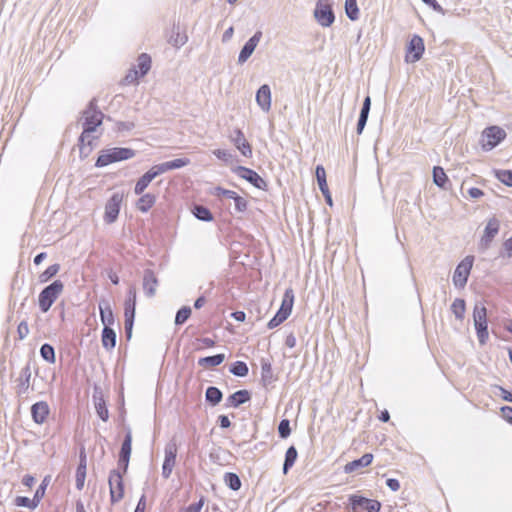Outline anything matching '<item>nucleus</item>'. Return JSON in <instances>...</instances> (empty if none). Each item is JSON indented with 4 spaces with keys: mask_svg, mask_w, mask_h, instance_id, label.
<instances>
[{
    "mask_svg": "<svg viewBox=\"0 0 512 512\" xmlns=\"http://www.w3.org/2000/svg\"><path fill=\"white\" fill-rule=\"evenodd\" d=\"M101 341H102V346L106 350L109 351V350L114 349L116 346V342H117V335H116L115 330L112 327L111 328H103L102 334H101Z\"/></svg>",
    "mask_w": 512,
    "mask_h": 512,
    "instance_id": "28",
    "label": "nucleus"
},
{
    "mask_svg": "<svg viewBox=\"0 0 512 512\" xmlns=\"http://www.w3.org/2000/svg\"><path fill=\"white\" fill-rule=\"evenodd\" d=\"M314 17L322 27H330L335 21L334 11L329 4H323L320 1L317 2Z\"/></svg>",
    "mask_w": 512,
    "mask_h": 512,
    "instance_id": "14",
    "label": "nucleus"
},
{
    "mask_svg": "<svg viewBox=\"0 0 512 512\" xmlns=\"http://www.w3.org/2000/svg\"><path fill=\"white\" fill-rule=\"evenodd\" d=\"M49 482H50V476L47 475L44 477L41 484L38 486V488L36 489V491L34 493V498L39 503L45 495V492H46L47 486L49 485Z\"/></svg>",
    "mask_w": 512,
    "mask_h": 512,
    "instance_id": "53",
    "label": "nucleus"
},
{
    "mask_svg": "<svg viewBox=\"0 0 512 512\" xmlns=\"http://www.w3.org/2000/svg\"><path fill=\"white\" fill-rule=\"evenodd\" d=\"M256 102L264 111L268 112L271 108V89L268 84H263L256 92Z\"/></svg>",
    "mask_w": 512,
    "mask_h": 512,
    "instance_id": "23",
    "label": "nucleus"
},
{
    "mask_svg": "<svg viewBox=\"0 0 512 512\" xmlns=\"http://www.w3.org/2000/svg\"><path fill=\"white\" fill-rule=\"evenodd\" d=\"M129 462L130 458L118 456L117 468L112 469L111 471H118L121 476H125L128 471Z\"/></svg>",
    "mask_w": 512,
    "mask_h": 512,
    "instance_id": "54",
    "label": "nucleus"
},
{
    "mask_svg": "<svg viewBox=\"0 0 512 512\" xmlns=\"http://www.w3.org/2000/svg\"><path fill=\"white\" fill-rule=\"evenodd\" d=\"M64 284L61 280H54L52 283L42 289L38 296V305L41 312L49 311L53 303L63 292Z\"/></svg>",
    "mask_w": 512,
    "mask_h": 512,
    "instance_id": "3",
    "label": "nucleus"
},
{
    "mask_svg": "<svg viewBox=\"0 0 512 512\" xmlns=\"http://www.w3.org/2000/svg\"><path fill=\"white\" fill-rule=\"evenodd\" d=\"M14 504L17 507H25L34 510L39 505V502L36 501L34 497L30 499L29 497L26 496H17L14 499Z\"/></svg>",
    "mask_w": 512,
    "mask_h": 512,
    "instance_id": "48",
    "label": "nucleus"
},
{
    "mask_svg": "<svg viewBox=\"0 0 512 512\" xmlns=\"http://www.w3.org/2000/svg\"><path fill=\"white\" fill-rule=\"evenodd\" d=\"M60 270V265L58 263L52 264L43 271L38 279L40 283H46L51 280Z\"/></svg>",
    "mask_w": 512,
    "mask_h": 512,
    "instance_id": "47",
    "label": "nucleus"
},
{
    "mask_svg": "<svg viewBox=\"0 0 512 512\" xmlns=\"http://www.w3.org/2000/svg\"><path fill=\"white\" fill-rule=\"evenodd\" d=\"M382 504L380 501L375 499H369L362 495L351 494L348 497V506L352 512H359L360 510H365L367 512H379L381 510Z\"/></svg>",
    "mask_w": 512,
    "mask_h": 512,
    "instance_id": "6",
    "label": "nucleus"
},
{
    "mask_svg": "<svg viewBox=\"0 0 512 512\" xmlns=\"http://www.w3.org/2000/svg\"><path fill=\"white\" fill-rule=\"evenodd\" d=\"M294 299L295 296L293 289L287 288L284 292L280 308L267 324L269 329H274L287 320L292 312Z\"/></svg>",
    "mask_w": 512,
    "mask_h": 512,
    "instance_id": "4",
    "label": "nucleus"
},
{
    "mask_svg": "<svg viewBox=\"0 0 512 512\" xmlns=\"http://www.w3.org/2000/svg\"><path fill=\"white\" fill-rule=\"evenodd\" d=\"M229 372L237 377H246L249 373V368L244 361L238 360L230 365Z\"/></svg>",
    "mask_w": 512,
    "mask_h": 512,
    "instance_id": "42",
    "label": "nucleus"
},
{
    "mask_svg": "<svg viewBox=\"0 0 512 512\" xmlns=\"http://www.w3.org/2000/svg\"><path fill=\"white\" fill-rule=\"evenodd\" d=\"M473 263L474 256L468 255L456 266L452 277L455 287L464 288L466 286Z\"/></svg>",
    "mask_w": 512,
    "mask_h": 512,
    "instance_id": "8",
    "label": "nucleus"
},
{
    "mask_svg": "<svg viewBox=\"0 0 512 512\" xmlns=\"http://www.w3.org/2000/svg\"><path fill=\"white\" fill-rule=\"evenodd\" d=\"M190 164L189 158H176L171 161H167V166L170 170L180 169Z\"/></svg>",
    "mask_w": 512,
    "mask_h": 512,
    "instance_id": "55",
    "label": "nucleus"
},
{
    "mask_svg": "<svg viewBox=\"0 0 512 512\" xmlns=\"http://www.w3.org/2000/svg\"><path fill=\"white\" fill-rule=\"evenodd\" d=\"M156 202V196L152 193L141 194V197L136 202V208L142 212H148Z\"/></svg>",
    "mask_w": 512,
    "mask_h": 512,
    "instance_id": "31",
    "label": "nucleus"
},
{
    "mask_svg": "<svg viewBox=\"0 0 512 512\" xmlns=\"http://www.w3.org/2000/svg\"><path fill=\"white\" fill-rule=\"evenodd\" d=\"M232 200H234L235 210L237 212H245L247 210L248 202L245 198L236 194Z\"/></svg>",
    "mask_w": 512,
    "mask_h": 512,
    "instance_id": "59",
    "label": "nucleus"
},
{
    "mask_svg": "<svg viewBox=\"0 0 512 512\" xmlns=\"http://www.w3.org/2000/svg\"><path fill=\"white\" fill-rule=\"evenodd\" d=\"M237 193L233 190H229V189H225L221 186H217L214 188V191H213V195L217 196V197H226L228 199H233V197L236 195Z\"/></svg>",
    "mask_w": 512,
    "mask_h": 512,
    "instance_id": "58",
    "label": "nucleus"
},
{
    "mask_svg": "<svg viewBox=\"0 0 512 512\" xmlns=\"http://www.w3.org/2000/svg\"><path fill=\"white\" fill-rule=\"evenodd\" d=\"M223 399L222 391L215 386L207 387L205 391V401L212 407L218 405Z\"/></svg>",
    "mask_w": 512,
    "mask_h": 512,
    "instance_id": "33",
    "label": "nucleus"
},
{
    "mask_svg": "<svg viewBox=\"0 0 512 512\" xmlns=\"http://www.w3.org/2000/svg\"><path fill=\"white\" fill-rule=\"evenodd\" d=\"M373 454L372 453H365L364 455H362L360 458L358 459H355L351 462H348L345 466H344V472L345 473H354V472H357L359 471L360 469L362 468H365L367 466H369L372 461H373Z\"/></svg>",
    "mask_w": 512,
    "mask_h": 512,
    "instance_id": "25",
    "label": "nucleus"
},
{
    "mask_svg": "<svg viewBox=\"0 0 512 512\" xmlns=\"http://www.w3.org/2000/svg\"><path fill=\"white\" fill-rule=\"evenodd\" d=\"M298 457L297 449L294 445L288 447L285 453L284 463H283V473L287 474L289 470L294 466Z\"/></svg>",
    "mask_w": 512,
    "mask_h": 512,
    "instance_id": "34",
    "label": "nucleus"
},
{
    "mask_svg": "<svg viewBox=\"0 0 512 512\" xmlns=\"http://www.w3.org/2000/svg\"><path fill=\"white\" fill-rule=\"evenodd\" d=\"M223 481H224L225 485L233 491L240 490V488L242 486L240 477L238 476V474H236L234 472H226L224 474Z\"/></svg>",
    "mask_w": 512,
    "mask_h": 512,
    "instance_id": "40",
    "label": "nucleus"
},
{
    "mask_svg": "<svg viewBox=\"0 0 512 512\" xmlns=\"http://www.w3.org/2000/svg\"><path fill=\"white\" fill-rule=\"evenodd\" d=\"M262 37L261 31H256L252 37H250L240 50L238 55V63H245L256 49L260 39Z\"/></svg>",
    "mask_w": 512,
    "mask_h": 512,
    "instance_id": "16",
    "label": "nucleus"
},
{
    "mask_svg": "<svg viewBox=\"0 0 512 512\" xmlns=\"http://www.w3.org/2000/svg\"><path fill=\"white\" fill-rule=\"evenodd\" d=\"M140 77L141 76L137 73V69L136 68H131L128 71V73L126 74V76L123 78L122 84H124V85L133 84V83L137 82V80Z\"/></svg>",
    "mask_w": 512,
    "mask_h": 512,
    "instance_id": "57",
    "label": "nucleus"
},
{
    "mask_svg": "<svg viewBox=\"0 0 512 512\" xmlns=\"http://www.w3.org/2000/svg\"><path fill=\"white\" fill-rule=\"evenodd\" d=\"M40 355L46 362L50 364H53L56 361L55 349L49 343L42 344L40 347Z\"/></svg>",
    "mask_w": 512,
    "mask_h": 512,
    "instance_id": "43",
    "label": "nucleus"
},
{
    "mask_svg": "<svg viewBox=\"0 0 512 512\" xmlns=\"http://www.w3.org/2000/svg\"><path fill=\"white\" fill-rule=\"evenodd\" d=\"M103 119L104 114L98 109L96 99L93 98L82 112L81 124L83 131L81 134L90 136L102 124Z\"/></svg>",
    "mask_w": 512,
    "mask_h": 512,
    "instance_id": "1",
    "label": "nucleus"
},
{
    "mask_svg": "<svg viewBox=\"0 0 512 512\" xmlns=\"http://www.w3.org/2000/svg\"><path fill=\"white\" fill-rule=\"evenodd\" d=\"M213 154L219 159L226 163L231 162L233 160V155L230 151L225 149H216L213 151Z\"/></svg>",
    "mask_w": 512,
    "mask_h": 512,
    "instance_id": "61",
    "label": "nucleus"
},
{
    "mask_svg": "<svg viewBox=\"0 0 512 512\" xmlns=\"http://www.w3.org/2000/svg\"><path fill=\"white\" fill-rule=\"evenodd\" d=\"M495 177L498 181L507 187H512V170L499 169L494 171Z\"/></svg>",
    "mask_w": 512,
    "mask_h": 512,
    "instance_id": "50",
    "label": "nucleus"
},
{
    "mask_svg": "<svg viewBox=\"0 0 512 512\" xmlns=\"http://www.w3.org/2000/svg\"><path fill=\"white\" fill-rule=\"evenodd\" d=\"M315 177L317 180L318 187L320 191L328 189L327 179H326V171L323 165H317L315 168Z\"/></svg>",
    "mask_w": 512,
    "mask_h": 512,
    "instance_id": "49",
    "label": "nucleus"
},
{
    "mask_svg": "<svg viewBox=\"0 0 512 512\" xmlns=\"http://www.w3.org/2000/svg\"><path fill=\"white\" fill-rule=\"evenodd\" d=\"M151 63V57L147 53L140 54L137 59V73L141 77L146 76L151 69Z\"/></svg>",
    "mask_w": 512,
    "mask_h": 512,
    "instance_id": "35",
    "label": "nucleus"
},
{
    "mask_svg": "<svg viewBox=\"0 0 512 512\" xmlns=\"http://www.w3.org/2000/svg\"><path fill=\"white\" fill-rule=\"evenodd\" d=\"M98 308L103 328H111L115 323V316L109 301L102 298L98 303Z\"/></svg>",
    "mask_w": 512,
    "mask_h": 512,
    "instance_id": "19",
    "label": "nucleus"
},
{
    "mask_svg": "<svg viewBox=\"0 0 512 512\" xmlns=\"http://www.w3.org/2000/svg\"><path fill=\"white\" fill-rule=\"evenodd\" d=\"M232 172L249 182L255 188L263 191L268 190L267 182L255 170L245 166H235L232 168Z\"/></svg>",
    "mask_w": 512,
    "mask_h": 512,
    "instance_id": "11",
    "label": "nucleus"
},
{
    "mask_svg": "<svg viewBox=\"0 0 512 512\" xmlns=\"http://www.w3.org/2000/svg\"><path fill=\"white\" fill-rule=\"evenodd\" d=\"M499 228H500V223L495 217L491 218L487 222L485 229H484L483 236H482V238L480 240V244H479L482 249L489 248L494 237L498 234Z\"/></svg>",
    "mask_w": 512,
    "mask_h": 512,
    "instance_id": "17",
    "label": "nucleus"
},
{
    "mask_svg": "<svg viewBox=\"0 0 512 512\" xmlns=\"http://www.w3.org/2000/svg\"><path fill=\"white\" fill-rule=\"evenodd\" d=\"M177 450L178 447L174 440L169 441L165 445V457L162 465V476L165 479H168L172 474L173 468L176 464Z\"/></svg>",
    "mask_w": 512,
    "mask_h": 512,
    "instance_id": "12",
    "label": "nucleus"
},
{
    "mask_svg": "<svg viewBox=\"0 0 512 512\" xmlns=\"http://www.w3.org/2000/svg\"><path fill=\"white\" fill-rule=\"evenodd\" d=\"M135 154V150L126 147L103 149L95 162V166L98 168L105 167L115 162L131 159Z\"/></svg>",
    "mask_w": 512,
    "mask_h": 512,
    "instance_id": "2",
    "label": "nucleus"
},
{
    "mask_svg": "<svg viewBox=\"0 0 512 512\" xmlns=\"http://www.w3.org/2000/svg\"><path fill=\"white\" fill-rule=\"evenodd\" d=\"M17 333L19 339L23 340L29 334V327L25 320L21 321L17 327Z\"/></svg>",
    "mask_w": 512,
    "mask_h": 512,
    "instance_id": "63",
    "label": "nucleus"
},
{
    "mask_svg": "<svg viewBox=\"0 0 512 512\" xmlns=\"http://www.w3.org/2000/svg\"><path fill=\"white\" fill-rule=\"evenodd\" d=\"M451 310L455 315V318L458 320H462L464 318L465 310H466V302L462 298H456L452 305Z\"/></svg>",
    "mask_w": 512,
    "mask_h": 512,
    "instance_id": "44",
    "label": "nucleus"
},
{
    "mask_svg": "<svg viewBox=\"0 0 512 512\" xmlns=\"http://www.w3.org/2000/svg\"><path fill=\"white\" fill-rule=\"evenodd\" d=\"M50 413L47 402L39 401L31 406V416L36 424H43Z\"/></svg>",
    "mask_w": 512,
    "mask_h": 512,
    "instance_id": "22",
    "label": "nucleus"
},
{
    "mask_svg": "<svg viewBox=\"0 0 512 512\" xmlns=\"http://www.w3.org/2000/svg\"><path fill=\"white\" fill-rule=\"evenodd\" d=\"M124 476L118 471H110L108 476V485L110 493V502L112 505L120 502L125 495Z\"/></svg>",
    "mask_w": 512,
    "mask_h": 512,
    "instance_id": "9",
    "label": "nucleus"
},
{
    "mask_svg": "<svg viewBox=\"0 0 512 512\" xmlns=\"http://www.w3.org/2000/svg\"><path fill=\"white\" fill-rule=\"evenodd\" d=\"M226 451L221 449L220 447L216 448V449H213L210 454H209V458L210 460L215 463V464H218V465H223V458L222 456H225L226 455Z\"/></svg>",
    "mask_w": 512,
    "mask_h": 512,
    "instance_id": "56",
    "label": "nucleus"
},
{
    "mask_svg": "<svg viewBox=\"0 0 512 512\" xmlns=\"http://www.w3.org/2000/svg\"><path fill=\"white\" fill-rule=\"evenodd\" d=\"M425 51L424 40L421 36L414 34L406 45L405 62L416 63L418 62Z\"/></svg>",
    "mask_w": 512,
    "mask_h": 512,
    "instance_id": "10",
    "label": "nucleus"
},
{
    "mask_svg": "<svg viewBox=\"0 0 512 512\" xmlns=\"http://www.w3.org/2000/svg\"><path fill=\"white\" fill-rule=\"evenodd\" d=\"M191 212L193 216L203 222H211L213 221V213L209 208L200 204H194Z\"/></svg>",
    "mask_w": 512,
    "mask_h": 512,
    "instance_id": "30",
    "label": "nucleus"
},
{
    "mask_svg": "<svg viewBox=\"0 0 512 512\" xmlns=\"http://www.w3.org/2000/svg\"><path fill=\"white\" fill-rule=\"evenodd\" d=\"M502 417L512 425V407L511 406H503L501 408Z\"/></svg>",
    "mask_w": 512,
    "mask_h": 512,
    "instance_id": "64",
    "label": "nucleus"
},
{
    "mask_svg": "<svg viewBox=\"0 0 512 512\" xmlns=\"http://www.w3.org/2000/svg\"><path fill=\"white\" fill-rule=\"evenodd\" d=\"M134 321H135V314L124 313V331H125V337L127 340H130L132 337Z\"/></svg>",
    "mask_w": 512,
    "mask_h": 512,
    "instance_id": "51",
    "label": "nucleus"
},
{
    "mask_svg": "<svg viewBox=\"0 0 512 512\" xmlns=\"http://www.w3.org/2000/svg\"><path fill=\"white\" fill-rule=\"evenodd\" d=\"M123 195L120 193H114L108 199L105 205L104 221L107 224L114 223L119 215Z\"/></svg>",
    "mask_w": 512,
    "mask_h": 512,
    "instance_id": "13",
    "label": "nucleus"
},
{
    "mask_svg": "<svg viewBox=\"0 0 512 512\" xmlns=\"http://www.w3.org/2000/svg\"><path fill=\"white\" fill-rule=\"evenodd\" d=\"M230 140L243 156L252 157V146L245 139L244 133L240 129L237 128L233 131Z\"/></svg>",
    "mask_w": 512,
    "mask_h": 512,
    "instance_id": "18",
    "label": "nucleus"
},
{
    "mask_svg": "<svg viewBox=\"0 0 512 512\" xmlns=\"http://www.w3.org/2000/svg\"><path fill=\"white\" fill-rule=\"evenodd\" d=\"M149 170L152 173V175L154 176V178L170 171V169L167 166V162L153 165Z\"/></svg>",
    "mask_w": 512,
    "mask_h": 512,
    "instance_id": "60",
    "label": "nucleus"
},
{
    "mask_svg": "<svg viewBox=\"0 0 512 512\" xmlns=\"http://www.w3.org/2000/svg\"><path fill=\"white\" fill-rule=\"evenodd\" d=\"M251 396V392L246 389L238 390L228 396L225 406L238 408L242 404L249 402L251 400Z\"/></svg>",
    "mask_w": 512,
    "mask_h": 512,
    "instance_id": "24",
    "label": "nucleus"
},
{
    "mask_svg": "<svg viewBox=\"0 0 512 512\" xmlns=\"http://www.w3.org/2000/svg\"><path fill=\"white\" fill-rule=\"evenodd\" d=\"M506 137V132L499 126H490L482 132L481 145L484 151H490L498 146Z\"/></svg>",
    "mask_w": 512,
    "mask_h": 512,
    "instance_id": "7",
    "label": "nucleus"
},
{
    "mask_svg": "<svg viewBox=\"0 0 512 512\" xmlns=\"http://www.w3.org/2000/svg\"><path fill=\"white\" fill-rule=\"evenodd\" d=\"M188 40L185 34L180 33L179 25L173 24L170 34L168 35V43L173 47L179 48Z\"/></svg>",
    "mask_w": 512,
    "mask_h": 512,
    "instance_id": "26",
    "label": "nucleus"
},
{
    "mask_svg": "<svg viewBox=\"0 0 512 512\" xmlns=\"http://www.w3.org/2000/svg\"><path fill=\"white\" fill-rule=\"evenodd\" d=\"M137 293L134 286L129 287L127 299L124 303V313L136 314Z\"/></svg>",
    "mask_w": 512,
    "mask_h": 512,
    "instance_id": "38",
    "label": "nucleus"
},
{
    "mask_svg": "<svg viewBox=\"0 0 512 512\" xmlns=\"http://www.w3.org/2000/svg\"><path fill=\"white\" fill-rule=\"evenodd\" d=\"M272 364L268 359H261V382L264 387H267L274 381Z\"/></svg>",
    "mask_w": 512,
    "mask_h": 512,
    "instance_id": "27",
    "label": "nucleus"
},
{
    "mask_svg": "<svg viewBox=\"0 0 512 512\" xmlns=\"http://www.w3.org/2000/svg\"><path fill=\"white\" fill-rule=\"evenodd\" d=\"M473 322L479 343L481 345L486 344L489 337L487 308L481 303H476L474 306Z\"/></svg>",
    "mask_w": 512,
    "mask_h": 512,
    "instance_id": "5",
    "label": "nucleus"
},
{
    "mask_svg": "<svg viewBox=\"0 0 512 512\" xmlns=\"http://www.w3.org/2000/svg\"><path fill=\"white\" fill-rule=\"evenodd\" d=\"M291 434L289 419H282L278 424V435L281 439H286Z\"/></svg>",
    "mask_w": 512,
    "mask_h": 512,
    "instance_id": "52",
    "label": "nucleus"
},
{
    "mask_svg": "<svg viewBox=\"0 0 512 512\" xmlns=\"http://www.w3.org/2000/svg\"><path fill=\"white\" fill-rule=\"evenodd\" d=\"M31 376V361H28L22 368L20 376L17 379L16 393L18 397L26 398L28 396Z\"/></svg>",
    "mask_w": 512,
    "mask_h": 512,
    "instance_id": "15",
    "label": "nucleus"
},
{
    "mask_svg": "<svg viewBox=\"0 0 512 512\" xmlns=\"http://www.w3.org/2000/svg\"><path fill=\"white\" fill-rule=\"evenodd\" d=\"M93 399L95 402V410L98 415V417L103 420L104 422L108 421L109 419V411L106 405V402L102 395L97 397V389H95V392L93 394Z\"/></svg>",
    "mask_w": 512,
    "mask_h": 512,
    "instance_id": "29",
    "label": "nucleus"
},
{
    "mask_svg": "<svg viewBox=\"0 0 512 512\" xmlns=\"http://www.w3.org/2000/svg\"><path fill=\"white\" fill-rule=\"evenodd\" d=\"M86 469H87V457L85 448L82 447L79 452V463L76 469L75 475V485L76 488L81 491L84 487L85 478H86Z\"/></svg>",
    "mask_w": 512,
    "mask_h": 512,
    "instance_id": "21",
    "label": "nucleus"
},
{
    "mask_svg": "<svg viewBox=\"0 0 512 512\" xmlns=\"http://www.w3.org/2000/svg\"><path fill=\"white\" fill-rule=\"evenodd\" d=\"M345 14L351 21H356L359 19V7L357 4V0H345Z\"/></svg>",
    "mask_w": 512,
    "mask_h": 512,
    "instance_id": "41",
    "label": "nucleus"
},
{
    "mask_svg": "<svg viewBox=\"0 0 512 512\" xmlns=\"http://www.w3.org/2000/svg\"><path fill=\"white\" fill-rule=\"evenodd\" d=\"M90 136L88 135H84V134H80L79 138H78V147H79V154H80V158L81 159H85L87 158L91 152L93 151V146L92 145H86V139L89 138Z\"/></svg>",
    "mask_w": 512,
    "mask_h": 512,
    "instance_id": "45",
    "label": "nucleus"
},
{
    "mask_svg": "<svg viewBox=\"0 0 512 512\" xmlns=\"http://www.w3.org/2000/svg\"><path fill=\"white\" fill-rule=\"evenodd\" d=\"M135 127L134 122L131 121H118L116 122V131L124 132L131 131Z\"/></svg>",
    "mask_w": 512,
    "mask_h": 512,
    "instance_id": "62",
    "label": "nucleus"
},
{
    "mask_svg": "<svg viewBox=\"0 0 512 512\" xmlns=\"http://www.w3.org/2000/svg\"><path fill=\"white\" fill-rule=\"evenodd\" d=\"M159 281L155 273L151 269H145L143 273V290L148 298H152L156 294Z\"/></svg>",
    "mask_w": 512,
    "mask_h": 512,
    "instance_id": "20",
    "label": "nucleus"
},
{
    "mask_svg": "<svg viewBox=\"0 0 512 512\" xmlns=\"http://www.w3.org/2000/svg\"><path fill=\"white\" fill-rule=\"evenodd\" d=\"M433 183L439 188L446 189V184L449 183L444 169L440 166H434L432 171Z\"/></svg>",
    "mask_w": 512,
    "mask_h": 512,
    "instance_id": "36",
    "label": "nucleus"
},
{
    "mask_svg": "<svg viewBox=\"0 0 512 512\" xmlns=\"http://www.w3.org/2000/svg\"><path fill=\"white\" fill-rule=\"evenodd\" d=\"M225 360V354L218 353L198 359V365L204 368H213L222 364Z\"/></svg>",
    "mask_w": 512,
    "mask_h": 512,
    "instance_id": "32",
    "label": "nucleus"
},
{
    "mask_svg": "<svg viewBox=\"0 0 512 512\" xmlns=\"http://www.w3.org/2000/svg\"><path fill=\"white\" fill-rule=\"evenodd\" d=\"M131 453H132V432H131L130 428H127L118 456L130 458Z\"/></svg>",
    "mask_w": 512,
    "mask_h": 512,
    "instance_id": "39",
    "label": "nucleus"
},
{
    "mask_svg": "<svg viewBox=\"0 0 512 512\" xmlns=\"http://www.w3.org/2000/svg\"><path fill=\"white\" fill-rule=\"evenodd\" d=\"M192 309L190 306H182L177 312L175 316L174 323L176 326L183 325L191 316Z\"/></svg>",
    "mask_w": 512,
    "mask_h": 512,
    "instance_id": "46",
    "label": "nucleus"
},
{
    "mask_svg": "<svg viewBox=\"0 0 512 512\" xmlns=\"http://www.w3.org/2000/svg\"><path fill=\"white\" fill-rule=\"evenodd\" d=\"M154 176L152 175V173L150 172V170H148L147 172H145L136 182L135 184V187H134V193L136 195H141L145 189L148 187V185L154 180Z\"/></svg>",
    "mask_w": 512,
    "mask_h": 512,
    "instance_id": "37",
    "label": "nucleus"
}]
</instances>
